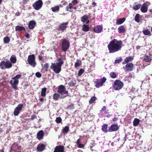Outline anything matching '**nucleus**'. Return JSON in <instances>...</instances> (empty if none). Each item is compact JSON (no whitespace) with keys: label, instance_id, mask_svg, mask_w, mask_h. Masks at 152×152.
Returning a JSON list of instances; mask_svg holds the SVG:
<instances>
[{"label":"nucleus","instance_id":"dca6fc26","mask_svg":"<svg viewBox=\"0 0 152 152\" xmlns=\"http://www.w3.org/2000/svg\"><path fill=\"white\" fill-rule=\"evenodd\" d=\"M44 135L43 131L42 130H41L37 133V138L38 140H40L43 139Z\"/></svg>","mask_w":152,"mask_h":152},{"label":"nucleus","instance_id":"f257e3e1","mask_svg":"<svg viewBox=\"0 0 152 152\" xmlns=\"http://www.w3.org/2000/svg\"><path fill=\"white\" fill-rule=\"evenodd\" d=\"M121 40L114 39L108 45L107 47L110 53H113L121 50L122 45Z\"/></svg>","mask_w":152,"mask_h":152},{"label":"nucleus","instance_id":"bf43d9fd","mask_svg":"<svg viewBox=\"0 0 152 152\" xmlns=\"http://www.w3.org/2000/svg\"><path fill=\"white\" fill-rule=\"evenodd\" d=\"M36 118V115H33L31 116V120H33Z\"/></svg>","mask_w":152,"mask_h":152},{"label":"nucleus","instance_id":"ddd939ff","mask_svg":"<svg viewBox=\"0 0 152 152\" xmlns=\"http://www.w3.org/2000/svg\"><path fill=\"white\" fill-rule=\"evenodd\" d=\"M64 148L63 145H57L55 148L53 152H65Z\"/></svg>","mask_w":152,"mask_h":152},{"label":"nucleus","instance_id":"680f3d73","mask_svg":"<svg viewBox=\"0 0 152 152\" xmlns=\"http://www.w3.org/2000/svg\"><path fill=\"white\" fill-rule=\"evenodd\" d=\"M38 58L41 61H42L43 58L41 56L39 55L38 56Z\"/></svg>","mask_w":152,"mask_h":152},{"label":"nucleus","instance_id":"5fc2aeb1","mask_svg":"<svg viewBox=\"0 0 152 152\" xmlns=\"http://www.w3.org/2000/svg\"><path fill=\"white\" fill-rule=\"evenodd\" d=\"M95 143L94 142V141H93L91 143L90 147L91 148L95 145Z\"/></svg>","mask_w":152,"mask_h":152},{"label":"nucleus","instance_id":"5701e85b","mask_svg":"<svg viewBox=\"0 0 152 152\" xmlns=\"http://www.w3.org/2000/svg\"><path fill=\"white\" fill-rule=\"evenodd\" d=\"M126 18H118L116 21L117 25H119L122 24L125 20Z\"/></svg>","mask_w":152,"mask_h":152},{"label":"nucleus","instance_id":"052dcab7","mask_svg":"<svg viewBox=\"0 0 152 152\" xmlns=\"http://www.w3.org/2000/svg\"><path fill=\"white\" fill-rule=\"evenodd\" d=\"M25 36L28 39L29 38V35L28 33H26L25 34Z\"/></svg>","mask_w":152,"mask_h":152},{"label":"nucleus","instance_id":"423d86ee","mask_svg":"<svg viewBox=\"0 0 152 152\" xmlns=\"http://www.w3.org/2000/svg\"><path fill=\"white\" fill-rule=\"evenodd\" d=\"M12 66V64L9 60H7L6 61H2L0 64V67L2 69H4L5 68H10Z\"/></svg>","mask_w":152,"mask_h":152},{"label":"nucleus","instance_id":"c03bdc74","mask_svg":"<svg viewBox=\"0 0 152 152\" xmlns=\"http://www.w3.org/2000/svg\"><path fill=\"white\" fill-rule=\"evenodd\" d=\"M84 72V70L83 69H80L78 71V75L79 76H80Z\"/></svg>","mask_w":152,"mask_h":152},{"label":"nucleus","instance_id":"39448f33","mask_svg":"<svg viewBox=\"0 0 152 152\" xmlns=\"http://www.w3.org/2000/svg\"><path fill=\"white\" fill-rule=\"evenodd\" d=\"M35 60V57L34 54L28 56L27 59L28 63L34 67H35L36 65Z\"/></svg>","mask_w":152,"mask_h":152},{"label":"nucleus","instance_id":"4c0bfd02","mask_svg":"<svg viewBox=\"0 0 152 152\" xmlns=\"http://www.w3.org/2000/svg\"><path fill=\"white\" fill-rule=\"evenodd\" d=\"M69 130V127L68 126H66L64 127V128L63 129V132L64 134H66L68 132Z\"/></svg>","mask_w":152,"mask_h":152},{"label":"nucleus","instance_id":"13d9d810","mask_svg":"<svg viewBox=\"0 0 152 152\" xmlns=\"http://www.w3.org/2000/svg\"><path fill=\"white\" fill-rule=\"evenodd\" d=\"M80 139L79 138V139H78L77 140V141L76 142V143L77 145H78V144H80Z\"/></svg>","mask_w":152,"mask_h":152},{"label":"nucleus","instance_id":"9d476101","mask_svg":"<svg viewBox=\"0 0 152 152\" xmlns=\"http://www.w3.org/2000/svg\"><path fill=\"white\" fill-rule=\"evenodd\" d=\"M23 106V104H19L18 106L15 108L13 112L14 115L15 116H16L18 115L20 111L22 109Z\"/></svg>","mask_w":152,"mask_h":152},{"label":"nucleus","instance_id":"2f4dec72","mask_svg":"<svg viewBox=\"0 0 152 152\" xmlns=\"http://www.w3.org/2000/svg\"><path fill=\"white\" fill-rule=\"evenodd\" d=\"M81 65V62L80 60H79L78 59L77 60V61L75 63V68H77L80 65Z\"/></svg>","mask_w":152,"mask_h":152},{"label":"nucleus","instance_id":"3c124183","mask_svg":"<svg viewBox=\"0 0 152 152\" xmlns=\"http://www.w3.org/2000/svg\"><path fill=\"white\" fill-rule=\"evenodd\" d=\"M107 109V107L105 106H103L101 110H100V111L101 112H103L106 110Z\"/></svg>","mask_w":152,"mask_h":152},{"label":"nucleus","instance_id":"a19ab883","mask_svg":"<svg viewBox=\"0 0 152 152\" xmlns=\"http://www.w3.org/2000/svg\"><path fill=\"white\" fill-rule=\"evenodd\" d=\"M110 75L112 78H115L117 77V75L115 73L113 72H111L110 74Z\"/></svg>","mask_w":152,"mask_h":152},{"label":"nucleus","instance_id":"0e129e2a","mask_svg":"<svg viewBox=\"0 0 152 152\" xmlns=\"http://www.w3.org/2000/svg\"><path fill=\"white\" fill-rule=\"evenodd\" d=\"M30 0H23V3H26L28 2Z\"/></svg>","mask_w":152,"mask_h":152},{"label":"nucleus","instance_id":"b1692460","mask_svg":"<svg viewBox=\"0 0 152 152\" xmlns=\"http://www.w3.org/2000/svg\"><path fill=\"white\" fill-rule=\"evenodd\" d=\"M89 25L83 24L82 26V30L84 32H87L89 30Z\"/></svg>","mask_w":152,"mask_h":152},{"label":"nucleus","instance_id":"4468645a","mask_svg":"<svg viewBox=\"0 0 152 152\" xmlns=\"http://www.w3.org/2000/svg\"><path fill=\"white\" fill-rule=\"evenodd\" d=\"M126 64L125 66L126 70L128 72L132 71L134 68V64L132 63H128Z\"/></svg>","mask_w":152,"mask_h":152},{"label":"nucleus","instance_id":"f3484780","mask_svg":"<svg viewBox=\"0 0 152 152\" xmlns=\"http://www.w3.org/2000/svg\"><path fill=\"white\" fill-rule=\"evenodd\" d=\"M102 29L103 28L102 26L100 25H98L94 28L93 31L95 33H99L102 31Z\"/></svg>","mask_w":152,"mask_h":152},{"label":"nucleus","instance_id":"e2e57ef3","mask_svg":"<svg viewBox=\"0 0 152 152\" xmlns=\"http://www.w3.org/2000/svg\"><path fill=\"white\" fill-rule=\"evenodd\" d=\"M67 95H64L61 96L60 98L61 99H64V98L66 97L67 96Z\"/></svg>","mask_w":152,"mask_h":152},{"label":"nucleus","instance_id":"37998d69","mask_svg":"<svg viewBox=\"0 0 152 152\" xmlns=\"http://www.w3.org/2000/svg\"><path fill=\"white\" fill-rule=\"evenodd\" d=\"M55 121L58 124L60 123L62 121V119L60 117H57L56 118Z\"/></svg>","mask_w":152,"mask_h":152},{"label":"nucleus","instance_id":"338daca9","mask_svg":"<svg viewBox=\"0 0 152 152\" xmlns=\"http://www.w3.org/2000/svg\"><path fill=\"white\" fill-rule=\"evenodd\" d=\"M118 120V118H117L115 117L113 118V121H117Z\"/></svg>","mask_w":152,"mask_h":152},{"label":"nucleus","instance_id":"20e7f679","mask_svg":"<svg viewBox=\"0 0 152 152\" xmlns=\"http://www.w3.org/2000/svg\"><path fill=\"white\" fill-rule=\"evenodd\" d=\"M124 86L123 83L120 80H115L113 85V88L115 90H119L121 89Z\"/></svg>","mask_w":152,"mask_h":152},{"label":"nucleus","instance_id":"393cba45","mask_svg":"<svg viewBox=\"0 0 152 152\" xmlns=\"http://www.w3.org/2000/svg\"><path fill=\"white\" fill-rule=\"evenodd\" d=\"M118 31L120 34H122L124 33L125 31V29L123 25L120 26L118 28Z\"/></svg>","mask_w":152,"mask_h":152},{"label":"nucleus","instance_id":"cd10ccee","mask_svg":"<svg viewBox=\"0 0 152 152\" xmlns=\"http://www.w3.org/2000/svg\"><path fill=\"white\" fill-rule=\"evenodd\" d=\"M88 19V17L87 15H84L81 18V20L83 22H85Z\"/></svg>","mask_w":152,"mask_h":152},{"label":"nucleus","instance_id":"69168bd1","mask_svg":"<svg viewBox=\"0 0 152 152\" xmlns=\"http://www.w3.org/2000/svg\"><path fill=\"white\" fill-rule=\"evenodd\" d=\"M92 5H93V7H95L96 6V4L95 2H94L93 3H92Z\"/></svg>","mask_w":152,"mask_h":152},{"label":"nucleus","instance_id":"ea45409f","mask_svg":"<svg viewBox=\"0 0 152 152\" xmlns=\"http://www.w3.org/2000/svg\"><path fill=\"white\" fill-rule=\"evenodd\" d=\"M96 98L95 96H94L92 97L89 101V104H91L93 103L96 100Z\"/></svg>","mask_w":152,"mask_h":152},{"label":"nucleus","instance_id":"72a5a7b5","mask_svg":"<svg viewBox=\"0 0 152 152\" xmlns=\"http://www.w3.org/2000/svg\"><path fill=\"white\" fill-rule=\"evenodd\" d=\"M47 91V88H44L42 89L41 93V95L42 96H46V92Z\"/></svg>","mask_w":152,"mask_h":152},{"label":"nucleus","instance_id":"49530a36","mask_svg":"<svg viewBox=\"0 0 152 152\" xmlns=\"http://www.w3.org/2000/svg\"><path fill=\"white\" fill-rule=\"evenodd\" d=\"M44 68L45 69V71H48V69L49 68V64L48 63H46L45 64H44Z\"/></svg>","mask_w":152,"mask_h":152},{"label":"nucleus","instance_id":"e433bc0d","mask_svg":"<svg viewBox=\"0 0 152 152\" xmlns=\"http://www.w3.org/2000/svg\"><path fill=\"white\" fill-rule=\"evenodd\" d=\"M3 40L5 43H8L10 42V39L8 37H6L4 38Z\"/></svg>","mask_w":152,"mask_h":152},{"label":"nucleus","instance_id":"09e8293b","mask_svg":"<svg viewBox=\"0 0 152 152\" xmlns=\"http://www.w3.org/2000/svg\"><path fill=\"white\" fill-rule=\"evenodd\" d=\"M17 145L15 143H14L12 144V150H15L16 148Z\"/></svg>","mask_w":152,"mask_h":152},{"label":"nucleus","instance_id":"bb28decb","mask_svg":"<svg viewBox=\"0 0 152 152\" xmlns=\"http://www.w3.org/2000/svg\"><path fill=\"white\" fill-rule=\"evenodd\" d=\"M10 61L13 64L15 63L17 61V59L15 55L12 56L10 58Z\"/></svg>","mask_w":152,"mask_h":152},{"label":"nucleus","instance_id":"7c9ffc66","mask_svg":"<svg viewBox=\"0 0 152 152\" xmlns=\"http://www.w3.org/2000/svg\"><path fill=\"white\" fill-rule=\"evenodd\" d=\"M143 34L146 35L150 36L151 35V31L148 29L143 30L142 31Z\"/></svg>","mask_w":152,"mask_h":152},{"label":"nucleus","instance_id":"c9c22d12","mask_svg":"<svg viewBox=\"0 0 152 152\" xmlns=\"http://www.w3.org/2000/svg\"><path fill=\"white\" fill-rule=\"evenodd\" d=\"M140 14L138 13L135 16L134 20L137 23H139L140 22Z\"/></svg>","mask_w":152,"mask_h":152},{"label":"nucleus","instance_id":"6ab92c4d","mask_svg":"<svg viewBox=\"0 0 152 152\" xmlns=\"http://www.w3.org/2000/svg\"><path fill=\"white\" fill-rule=\"evenodd\" d=\"M45 148V145L43 144H39L37 145V150L39 152L43 151Z\"/></svg>","mask_w":152,"mask_h":152},{"label":"nucleus","instance_id":"f8f14e48","mask_svg":"<svg viewBox=\"0 0 152 152\" xmlns=\"http://www.w3.org/2000/svg\"><path fill=\"white\" fill-rule=\"evenodd\" d=\"M119 128L117 124H113L111 125L109 128V132H115L118 131Z\"/></svg>","mask_w":152,"mask_h":152},{"label":"nucleus","instance_id":"aec40b11","mask_svg":"<svg viewBox=\"0 0 152 152\" xmlns=\"http://www.w3.org/2000/svg\"><path fill=\"white\" fill-rule=\"evenodd\" d=\"M36 23L34 20H31L28 23V26L29 29H33L36 25Z\"/></svg>","mask_w":152,"mask_h":152},{"label":"nucleus","instance_id":"0eeeda50","mask_svg":"<svg viewBox=\"0 0 152 152\" xmlns=\"http://www.w3.org/2000/svg\"><path fill=\"white\" fill-rule=\"evenodd\" d=\"M57 91L58 93L61 95L68 94V91L66 90L65 87L63 85H60L58 86Z\"/></svg>","mask_w":152,"mask_h":152},{"label":"nucleus","instance_id":"8fccbe9b","mask_svg":"<svg viewBox=\"0 0 152 152\" xmlns=\"http://www.w3.org/2000/svg\"><path fill=\"white\" fill-rule=\"evenodd\" d=\"M73 8L72 6H70L69 5H67L66 7V10L67 11H68L69 9H72Z\"/></svg>","mask_w":152,"mask_h":152},{"label":"nucleus","instance_id":"603ef678","mask_svg":"<svg viewBox=\"0 0 152 152\" xmlns=\"http://www.w3.org/2000/svg\"><path fill=\"white\" fill-rule=\"evenodd\" d=\"M67 108L69 110L74 109V104H71Z\"/></svg>","mask_w":152,"mask_h":152},{"label":"nucleus","instance_id":"c756f323","mask_svg":"<svg viewBox=\"0 0 152 152\" xmlns=\"http://www.w3.org/2000/svg\"><path fill=\"white\" fill-rule=\"evenodd\" d=\"M143 60L146 62H149L151 60V57L148 56H145L144 57Z\"/></svg>","mask_w":152,"mask_h":152},{"label":"nucleus","instance_id":"9b49d317","mask_svg":"<svg viewBox=\"0 0 152 152\" xmlns=\"http://www.w3.org/2000/svg\"><path fill=\"white\" fill-rule=\"evenodd\" d=\"M68 24V22H63L58 26L57 29L59 31L63 30V32L67 28V26Z\"/></svg>","mask_w":152,"mask_h":152},{"label":"nucleus","instance_id":"f03ea898","mask_svg":"<svg viewBox=\"0 0 152 152\" xmlns=\"http://www.w3.org/2000/svg\"><path fill=\"white\" fill-rule=\"evenodd\" d=\"M57 62L56 63H52L50 66L51 69L53 70L56 74H58L61 70V67L64 64V61L60 58L57 60Z\"/></svg>","mask_w":152,"mask_h":152},{"label":"nucleus","instance_id":"f704fd0d","mask_svg":"<svg viewBox=\"0 0 152 152\" xmlns=\"http://www.w3.org/2000/svg\"><path fill=\"white\" fill-rule=\"evenodd\" d=\"M51 9L53 12H57L59 11V7L58 6L52 7Z\"/></svg>","mask_w":152,"mask_h":152},{"label":"nucleus","instance_id":"473e14b6","mask_svg":"<svg viewBox=\"0 0 152 152\" xmlns=\"http://www.w3.org/2000/svg\"><path fill=\"white\" fill-rule=\"evenodd\" d=\"M60 97V95L59 94L55 93L53 95V98L55 100H57Z\"/></svg>","mask_w":152,"mask_h":152},{"label":"nucleus","instance_id":"4be33fe9","mask_svg":"<svg viewBox=\"0 0 152 152\" xmlns=\"http://www.w3.org/2000/svg\"><path fill=\"white\" fill-rule=\"evenodd\" d=\"M140 10L143 13H146L147 12L148 8L146 4L145 3L142 4V7L141 8Z\"/></svg>","mask_w":152,"mask_h":152},{"label":"nucleus","instance_id":"79ce46f5","mask_svg":"<svg viewBox=\"0 0 152 152\" xmlns=\"http://www.w3.org/2000/svg\"><path fill=\"white\" fill-rule=\"evenodd\" d=\"M122 60V58L121 57H119L118 59H116L115 60L114 63L115 64L119 63L121 62Z\"/></svg>","mask_w":152,"mask_h":152},{"label":"nucleus","instance_id":"1a4fd4ad","mask_svg":"<svg viewBox=\"0 0 152 152\" xmlns=\"http://www.w3.org/2000/svg\"><path fill=\"white\" fill-rule=\"evenodd\" d=\"M106 80V78L104 77H103L100 79L97 80L96 82L95 83V86L98 88L102 86Z\"/></svg>","mask_w":152,"mask_h":152},{"label":"nucleus","instance_id":"a211bd4d","mask_svg":"<svg viewBox=\"0 0 152 152\" xmlns=\"http://www.w3.org/2000/svg\"><path fill=\"white\" fill-rule=\"evenodd\" d=\"M134 56H129L128 57H126L124 60V61L122 62V64H124L127 63H128L129 62H131V61L133 60L134 59Z\"/></svg>","mask_w":152,"mask_h":152},{"label":"nucleus","instance_id":"4d7b16f0","mask_svg":"<svg viewBox=\"0 0 152 152\" xmlns=\"http://www.w3.org/2000/svg\"><path fill=\"white\" fill-rule=\"evenodd\" d=\"M61 3H63L62 5L64 6H65L67 4V2L65 1H61Z\"/></svg>","mask_w":152,"mask_h":152},{"label":"nucleus","instance_id":"2eb2a0df","mask_svg":"<svg viewBox=\"0 0 152 152\" xmlns=\"http://www.w3.org/2000/svg\"><path fill=\"white\" fill-rule=\"evenodd\" d=\"M19 83V81L16 80H14L13 82L12 80L10 81V83L12 87L15 90L17 89V86Z\"/></svg>","mask_w":152,"mask_h":152},{"label":"nucleus","instance_id":"6e6552de","mask_svg":"<svg viewBox=\"0 0 152 152\" xmlns=\"http://www.w3.org/2000/svg\"><path fill=\"white\" fill-rule=\"evenodd\" d=\"M42 4L43 2L42 0H39L35 2L32 5L33 7L35 10H38L41 8Z\"/></svg>","mask_w":152,"mask_h":152},{"label":"nucleus","instance_id":"774afa93","mask_svg":"<svg viewBox=\"0 0 152 152\" xmlns=\"http://www.w3.org/2000/svg\"><path fill=\"white\" fill-rule=\"evenodd\" d=\"M43 100H44V99H43V98H40L39 99V101L41 102H42L43 101Z\"/></svg>","mask_w":152,"mask_h":152},{"label":"nucleus","instance_id":"a18cd8bd","mask_svg":"<svg viewBox=\"0 0 152 152\" xmlns=\"http://www.w3.org/2000/svg\"><path fill=\"white\" fill-rule=\"evenodd\" d=\"M140 6L141 5L139 4L135 5L133 6V9L135 10H137L140 8Z\"/></svg>","mask_w":152,"mask_h":152},{"label":"nucleus","instance_id":"58836bf2","mask_svg":"<svg viewBox=\"0 0 152 152\" xmlns=\"http://www.w3.org/2000/svg\"><path fill=\"white\" fill-rule=\"evenodd\" d=\"M21 75L19 74L16 75L15 77L12 78V80H18L21 77Z\"/></svg>","mask_w":152,"mask_h":152},{"label":"nucleus","instance_id":"7ed1b4c3","mask_svg":"<svg viewBox=\"0 0 152 152\" xmlns=\"http://www.w3.org/2000/svg\"><path fill=\"white\" fill-rule=\"evenodd\" d=\"M69 41L66 39H64L61 41V48L62 50L66 52L69 49L70 46Z\"/></svg>","mask_w":152,"mask_h":152},{"label":"nucleus","instance_id":"a878e982","mask_svg":"<svg viewBox=\"0 0 152 152\" xmlns=\"http://www.w3.org/2000/svg\"><path fill=\"white\" fill-rule=\"evenodd\" d=\"M15 30L16 31H26V29L24 27L21 26H17L15 27Z\"/></svg>","mask_w":152,"mask_h":152},{"label":"nucleus","instance_id":"6e6d98bb","mask_svg":"<svg viewBox=\"0 0 152 152\" xmlns=\"http://www.w3.org/2000/svg\"><path fill=\"white\" fill-rule=\"evenodd\" d=\"M72 3L73 4V5L77 4L78 2L77 0H73L72 1Z\"/></svg>","mask_w":152,"mask_h":152},{"label":"nucleus","instance_id":"de8ad7c7","mask_svg":"<svg viewBox=\"0 0 152 152\" xmlns=\"http://www.w3.org/2000/svg\"><path fill=\"white\" fill-rule=\"evenodd\" d=\"M35 75L38 78H40L42 76L41 74L39 72H36Z\"/></svg>","mask_w":152,"mask_h":152},{"label":"nucleus","instance_id":"c85d7f7f","mask_svg":"<svg viewBox=\"0 0 152 152\" xmlns=\"http://www.w3.org/2000/svg\"><path fill=\"white\" fill-rule=\"evenodd\" d=\"M140 120L139 119L135 118L133 122V124L134 126H137L140 123Z\"/></svg>","mask_w":152,"mask_h":152},{"label":"nucleus","instance_id":"864d4df0","mask_svg":"<svg viewBox=\"0 0 152 152\" xmlns=\"http://www.w3.org/2000/svg\"><path fill=\"white\" fill-rule=\"evenodd\" d=\"M77 145L78 148H83L84 146V145L81 143H80L78 144V145Z\"/></svg>","mask_w":152,"mask_h":152},{"label":"nucleus","instance_id":"412c9836","mask_svg":"<svg viewBox=\"0 0 152 152\" xmlns=\"http://www.w3.org/2000/svg\"><path fill=\"white\" fill-rule=\"evenodd\" d=\"M108 125L107 124H103L102 126V130L105 133H106L109 131V129H107Z\"/></svg>","mask_w":152,"mask_h":152}]
</instances>
